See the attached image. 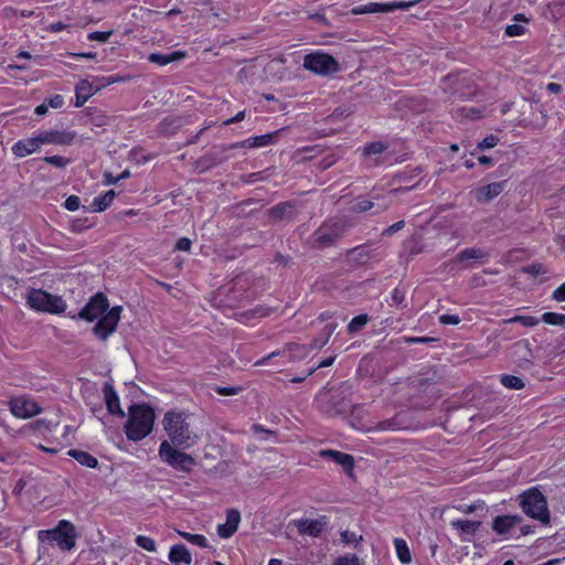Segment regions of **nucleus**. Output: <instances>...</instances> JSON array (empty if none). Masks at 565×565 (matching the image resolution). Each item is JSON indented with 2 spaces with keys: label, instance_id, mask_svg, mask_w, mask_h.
Masks as SVG:
<instances>
[{
  "label": "nucleus",
  "instance_id": "nucleus-34",
  "mask_svg": "<svg viewBox=\"0 0 565 565\" xmlns=\"http://www.w3.org/2000/svg\"><path fill=\"white\" fill-rule=\"evenodd\" d=\"M394 546L398 559L404 564H409L412 562V555L406 541L403 539H395Z\"/></svg>",
  "mask_w": 565,
  "mask_h": 565
},
{
  "label": "nucleus",
  "instance_id": "nucleus-59",
  "mask_svg": "<svg viewBox=\"0 0 565 565\" xmlns=\"http://www.w3.org/2000/svg\"><path fill=\"white\" fill-rule=\"evenodd\" d=\"M244 118H245V111L242 110V111L237 113L236 116H234L233 118L225 120L224 125H231L234 122H238V121H242Z\"/></svg>",
  "mask_w": 565,
  "mask_h": 565
},
{
  "label": "nucleus",
  "instance_id": "nucleus-5",
  "mask_svg": "<svg viewBox=\"0 0 565 565\" xmlns=\"http://www.w3.org/2000/svg\"><path fill=\"white\" fill-rule=\"evenodd\" d=\"M523 512L532 519L550 524V511L544 494L536 488H531L520 495Z\"/></svg>",
  "mask_w": 565,
  "mask_h": 565
},
{
  "label": "nucleus",
  "instance_id": "nucleus-6",
  "mask_svg": "<svg viewBox=\"0 0 565 565\" xmlns=\"http://www.w3.org/2000/svg\"><path fill=\"white\" fill-rule=\"evenodd\" d=\"M76 536L75 526L66 520L60 521L55 529L39 532L41 542L56 543L63 551H71L75 546Z\"/></svg>",
  "mask_w": 565,
  "mask_h": 565
},
{
  "label": "nucleus",
  "instance_id": "nucleus-14",
  "mask_svg": "<svg viewBox=\"0 0 565 565\" xmlns=\"http://www.w3.org/2000/svg\"><path fill=\"white\" fill-rule=\"evenodd\" d=\"M420 173H422V169L419 167H417L411 171H404V172L397 173L394 177V180L398 183H405V185L396 188L392 192L393 193H402V192H406V191L414 189L420 181V178H419Z\"/></svg>",
  "mask_w": 565,
  "mask_h": 565
},
{
  "label": "nucleus",
  "instance_id": "nucleus-27",
  "mask_svg": "<svg viewBox=\"0 0 565 565\" xmlns=\"http://www.w3.org/2000/svg\"><path fill=\"white\" fill-rule=\"evenodd\" d=\"M185 56V53L182 51H174L169 54H161V53H152L149 55L148 60L151 63L158 64L160 66L168 65L170 63L177 62L182 60Z\"/></svg>",
  "mask_w": 565,
  "mask_h": 565
},
{
  "label": "nucleus",
  "instance_id": "nucleus-56",
  "mask_svg": "<svg viewBox=\"0 0 565 565\" xmlns=\"http://www.w3.org/2000/svg\"><path fill=\"white\" fill-rule=\"evenodd\" d=\"M191 246H192V242L191 239L186 238V237H182L180 238L177 244H175V249L178 250H182V252H190L191 249Z\"/></svg>",
  "mask_w": 565,
  "mask_h": 565
},
{
  "label": "nucleus",
  "instance_id": "nucleus-39",
  "mask_svg": "<svg viewBox=\"0 0 565 565\" xmlns=\"http://www.w3.org/2000/svg\"><path fill=\"white\" fill-rule=\"evenodd\" d=\"M375 206V202L366 199H359L352 206L351 211L356 213L366 212Z\"/></svg>",
  "mask_w": 565,
  "mask_h": 565
},
{
  "label": "nucleus",
  "instance_id": "nucleus-19",
  "mask_svg": "<svg viewBox=\"0 0 565 565\" xmlns=\"http://www.w3.org/2000/svg\"><path fill=\"white\" fill-rule=\"evenodd\" d=\"M103 393L108 412L113 415L125 417V412L121 409L119 404V397L110 382L104 383Z\"/></svg>",
  "mask_w": 565,
  "mask_h": 565
},
{
  "label": "nucleus",
  "instance_id": "nucleus-35",
  "mask_svg": "<svg viewBox=\"0 0 565 565\" xmlns=\"http://www.w3.org/2000/svg\"><path fill=\"white\" fill-rule=\"evenodd\" d=\"M539 322L540 319L532 316H514L510 319L503 320V323H520L527 328L535 327Z\"/></svg>",
  "mask_w": 565,
  "mask_h": 565
},
{
  "label": "nucleus",
  "instance_id": "nucleus-55",
  "mask_svg": "<svg viewBox=\"0 0 565 565\" xmlns=\"http://www.w3.org/2000/svg\"><path fill=\"white\" fill-rule=\"evenodd\" d=\"M413 0L411 1H393L388 2L387 6L390 7V12L397 10V9H407L412 4H414Z\"/></svg>",
  "mask_w": 565,
  "mask_h": 565
},
{
  "label": "nucleus",
  "instance_id": "nucleus-7",
  "mask_svg": "<svg viewBox=\"0 0 565 565\" xmlns=\"http://www.w3.org/2000/svg\"><path fill=\"white\" fill-rule=\"evenodd\" d=\"M26 303L36 311L61 313L66 303L61 296L49 294L42 289H31L26 296Z\"/></svg>",
  "mask_w": 565,
  "mask_h": 565
},
{
  "label": "nucleus",
  "instance_id": "nucleus-20",
  "mask_svg": "<svg viewBox=\"0 0 565 565\" xmlns=\"http://www.w3.org/2000/svg\"><path fill=\"white\" fill-rule=\"evenodd\" d=\"M450 525L459 531L461 541L471 542V539L480 527L481 522L459 519L451 521Z\"/></svg>",
  "mask_w": 565,
  "mask_h": 565
},
{
  "label": "nucleus",
  "instance_id": "nucleus-32",
  "mask_svg": "<svg viewBox=\"0 0 565 565\" xmlns=\"http://www.w3.org/2000/svg\"><path fill=\"white\" fill-rule=\"evenodd\" d=\"M405 427V423L396 415L390 419L379 422L370 430H399Z\"/></svg>",
  "mask_w": 565,
  "mask_h": 565
},
{
  "label": "nucleus",
  "instance_id": "nucleus-23",
  "mask_svg": "<svg viewBox=\"0 0 565 565\" xmlns=\"http://www.w3.org/2000/svg\"><path fill=\"white\" fill-rule=\"evenodd\" d=\"M371 256V250L365 245H361L349 249L345 254V260L351 267H355L367 263Z\"/></svg>",
  "mask_w": 565,
  "mask_h": 565
},
{
  "label": "nucleus",
  "instance_id": "nucleus-58",
  "mask_svg": "<svg viewBox=\"0 0 565 565\" xmlns=\"http://www.w3.org/2000/svg\"><path fill=\"white\" fill-rule=\"evenodd\" d=\"M546 89L551 94H559L562 92L563 87L561 84H557V83H548L546 85Z\"/></svg>",
  "mask_w": 565,
  "mask_h": 565
},
{
  "label": "nucleus",
  "instance_id": "nucleus-26",
  "mask_svg": "<svg viewBox=\"0 0 565 565\" xmlns=\"http://www.w3.org/2000/svg\"><path fill=\"white\" fill-rule=\"evenodd\" d=\"M169 561L173 564L184 563L189 565L192 562V557L185 545L177 544L169 552Z\"/></svg>",
  "mask_w": 565,
  "mask_h": 565
},
{
  "label": "nucleus",
  "instance_id": "nucleus-31",
  "mask_svg": "<svg viewBox=\"0 0 565 565\" xmlns=\"http://www.w3.org/2000/svg\"><path fill=\"white\" fill-rule=\"evenodd\" d=\"M352 14H365V13H377V12H390L387 3L370 2L365 6L355 7L351 10Z\"/></svg>",
  "mask_w": 565,
  "mask_h": 565
},
{
  "label": "nucleus",
  "instance_id": "nucleus-64",
  "mask_svg": "<svg viewBox=\"0 0 565 565\" xmlns=\"http://www.w3.org/2000/svg\"><path fill=\"white\" fill-rule=\"evenodd\" d=\"M334 356H330V358H327L324 359L323 361H321L318 365V367H328V366H331L334 362Z\"/></svg>",
  "mask_w": 565,
  "mask_h": 565
},
{
  "label": "nucleus",
  "instance_id": "nucleus-3",
  "mask_svg": "<svg viewBox=\"0 0 565 565\" xmlns=\"http://www.w3.org/2000/svg\"><path fill=\"white\" fill-rule=\"evenodd\" d=\"M154 412L146 404H134L129 407V418L125 424V433L129 440L138 441L147 437L154 423Z\"/></svg>",
  "mask_w": 565,
  "mask_h": 565
},
{
  "label": "nucleus",
  "instance_id": "nucleus-48",
  "mask_svg": "<svg viewBox=\"0 0 565 565\" xmlns=\"http://www.w3.org/2000/svg\"><path fill=\"white\" fill-rule=\"evenodd\" d=\"M110 35H111V31H108V32L95 31V32H92L88 34V39L90 41L107 42L108 39L110 38Z\"/></svg>",
  "mask_w": 565,
  "mask_h": 565
},
{
  "label": "nucleus",
  "instance_id": "nucleus-37",
  "mask_svg": "<svg viewBox=\"0 0 565 565\" xmlns=\"http://www.w3.org/2000/svg\"><path fill=\"white\" fill-rule=\"evenodd\" d=\"M541 320L551 326L565 327V315L557 312H545Z\"/></svg>",
  "mask_w": 565,
  "mask_h": 565
},
{
  "label": "nucleus",
  "instance_id": "nucleus-30",
  "mask_svg": "<svg viewBox=\"0 0 565 565\" xmlns=\"http://www.w3.org/2000/svg\"><path fill=\"white\" fill-rule=\"evenodd\" d=\"M115 195H116L115 191L109 190V191L105 192L103 195L95 198L90 204V210L93 212L105 211L113 202Z\"/></svg>",
  "mask_w": 565,
  "mask_h": 565
},
{
  "label": "nucleus",
  "instance_id": "nucleus-41",
  "mask_svg": "<svg viewBox=\"0 0 565 565\" xmlns=\"http://www.w3.org/2000/svg\"><path fill=\"white\" fill-rule=\"evenodd\" d=\"M136 544L148 552L156 551V542L149 536L138 535L136 537Z\"/></svg>",
  "mask_w": 565,
  "mask_h": 565
},
{
  "label": "nucleus",
  "instance_id": "nucleus-8",
  "mask_svg": "<svg viewBox=\"0 0 565 565\" xmlns=\"http://www.w3.org/2000/svg\"><path fill=\"white\" fill-rule=\"evenodd\" d=\"M178 448L179 447H174L168 440H163L159 447V456L162 461L173 469L182 472H189L196 465V461L191 455L183 452Z\"/></svg>",
  "mask_w": 565,
  "mask_h": 565
},
{
  "label": "nucleus",
  "instance_id": "nucleus-24",
  "mask_svg": "<svg viewBox=\"0 0 565 565\" xmlns=\"http://www.w3.org/2000/svg\"><path fill=\"white\" fill-rule=\"evenodd\" d=\"M320 456L329 458L335 463L340 465L345 471H350L354 467V459L351 455L341 452L339 450H321Z\"/></svg>",
  "mask_w": 565,
  "mask_h": 565
},
{
  "label": "nucleus",
  "instance_id": "nucleus-60",
  "mask_svg": "<svg viewBox=\"0 0 565 565\" xmlns=\"http://www.w3.org/2000/svg\"><path fill=\"white\" fill-rule=\"evenodd\" d=\"M390 204H391V202H384V201L375 203V206H374V207H376L375 213L377 214V213L386 211L388 209Z\"/></svg>",
  "mask_w": 565,
  "mask_h": 565
},
{
  "label": "nucleus",
  "instance_id": "nucleus-21",
  "mask_svg": "<svg viewBox=\"0 0 565 565\" xmlns=\"http://www.w3.org/2000/svg\"><path fill=\"white\" fill-rule=\"evenodd\" d=\"M507 181L493 182L476 190V200L480 203L489 202L497 198L505 188Z\"/></svg>",
  "mask_w": 565,
  "mask_h": 565
},
{
  "label": "nucleus",
  "instance_id": "nucleus-22",
  "mask_svg": "<svg viewBox=\"0 0 565 565\" xmlns=\"http://www.w3.org/2000/svg\"><path fill=\"white\" fill-rule=\"evenodd\" d=\"M98 90L99 86H94L87 79H82L75 87V106H83Z\"/></svg>",
  "mask_w": 565,
  "mask_h": 565
},
{
  "label": "nucleus",
  "instance_id": "nucleus-42",
  "mask_svg": "<svg viewBox=\"0 0 565 565\" xmlns=\"http://www.w3.org/2000/svg\"><path fill=\"white\" fill-rule=\"evenodd\" d=\"M387 149V146L383 142H371L364 149L365 154H379L384 152Z\"/></svg>",
  "mask_w": 565,
  "mask_h": 565
},
{
  "label": "nucleus",
  "instance_id": "nucleus-46",
  "mask_svg": "<svg viewBox=\"0 0 565 565\" xmlns=\"http://www.w3.org/2000/svg\"><path fill=\"white\" fill-rule=\"evenodd\" d=\"M525 28L521 24L514 23L505 28V34L510 38L520 36L525 33Z\"/></svg>",
  "mask_w": 565,
  "mask_h": 565
},
{
  "label": "nucleus",
  "instance_id": "nucleus-25",
  "mask_svg": "<svg viewBox=\"0 0 565 565\" xmlns=\"http://www.w3.org/2000/svg\"><path fill=\"white\" fill-rule=\"evenodd\" d=\"M279 132H280V130H276L270 134L249 138V139L244 140L243 142L234 145L232 148H237V147L259 148V147L268 146V145H271L275 142Z\"/></svg>",
  "mask_w": 565,
  "mask_h": 565
},
{
  "label": "nucleus",
  "instance_id": "nucleus-47",
  "mask_svg": "<svg viewBox=\"0 0 565 565\" xmlns=\"http://www.w3.org/2000/svg\"><path fill=\"white\" fill-rule=\"evenodd\" d=\"M242 391L241 387H227V386H216L215 392L222 396L236 395Z\"/></svg>",
  "mask_w": 565,
  "mask_h": 565
},
{
  "label": "nucleus",
  "instance_id": "nucleus-51",
  "mask_svg": "<svg viewBox=\"0 0 565 565\" xmlns=\"http://www.w3.org/2000/svg\"><path fill=\"white\" fill-rule=\"evenodd\" d=\"M405 226V222L404 221H398L396 223H394L393 225L388 226L387 228H385L383 232H382V235L383 236H392L394 233L401 231L402 228H404Z\"/></svg>",
  "mask_w": 565,
  "mask_h": 565
},
{
  "label": "nucleus",
  "instance_id": "nucleus-28",
  "mask_svg": "<svg viewBox=\"0 0 565 565\" xmlns=\"http://www.w3.org/2000/svg\"><path fill=\"white\" fill-rule=\"evenodd\" d=\"M489 253L481 248H466L457 254L458 262H478L487 258Z\"/></svg>",
  "mask_w": 565,
  "mask_h": 565
},
{
  "label": "nucleus",
  "instance_id": "nucleus-11",
  "mask_svg": "<svg viewBox=\"0 0 565 565\" xmlns=\"http://www.w3.org/2000/svg\"><path fill=\"white\" fill-rule=\"evenodd\" d=\"M292 524L297 527L299 534L318 537L327 526V516L322 515L319 519H299L294 520Z\"/></svg>",
  "mask_w": 565,
  "mask_h": 565
},
{
  "label": "nucleus",
  "instance_id": "nucleus-4",
  "mask_svg": "<svg viewBox=\"0 0 565 565\" xmlns=\"http://www.w3.org/2000/svg\"><path fill=\"white\" fill-rule=\"evenodd\" d=\"M349 228L343 217H332L324 221L312 234L311 245L313 248L323 249L335 244Z\"/></svg>",
  "mask_w": 565,
  "mask_h": 565
},
{
  "label": "nucleus",
  "instance_id": "nucleus-40",
  "mask_svg": "<svg viewBox=\"0 0 565 565\" xmlns=\"http://www.w3.org/2000/svg\"><path fill=\"white\" fill-rule=\"evenodd\" d=\"M180 534H181V536L183 539H185L188 542H190L192 544H195V545L201 546V547H206L207 546V540L205 539L204 535L191 534V533H185V532H182Z\"/></svg>",
  "mask_w": 565,
  "mask_h": 565
},
{
  "label": "nucleus",
  "instance_id": "nucleus-57",
  "mask_svg": "<svg viewBox=\"0 0 565 565\" xmlns=\"http://www.w3.org/2000/svg\"><path fill=\"white\" fill-rule=\"evenodd\" d=\"M553 299L559 302L565 301V282L553 291Z\"/></svg>",
  "mask_w": 565,
  "mask_h": 565
},
{
  "label": "nucleus",
  "instance_id": "nucleus-54",
  "mask_svg": "<svg viewBox=\"0 0 565 565\" xmlns=\"http://www.w3.org/2000/svg\"><path fill=\"white\" fill-rule=\"evenodd\" d=\"M405 300V291L401 288H395L392 292V301L396 306L403 305Z\"/></svg>",
  "mask_w": 565,
  "mask_h": 565
},
{
  "label": "nucleus",
  "instance_id": "nucleus-16",
  "mask_svg": "<svg viewBox=\"0 0 565 565\" xmlns=\"http://www.w3.org/2000/svg\"><path fill=\"white\" fill-rule=\"evenodd\" d=\"M267 215L273 222L284 220H294L296 216L295 204L290 201L281 202L267 211Z\"/></svg>",
  "mask_w": 565,
  "mask_h": 565
},
{
  "label": "nucleus",
  "instance_id": "nucleus-43",
  "mask_svg": "<svg viewBox=\"0 0 565 565\" xmlns=\"http://www.w3.org/2000/svg\"><path fill=\"white\" fill-rule=\"evenodd\" d=\"M333 565H360V559L356 555H344L335 559Z\"/></svg>",
  "mask_w": 565,
  "mask_h": 565
},
{
  "label": "nucleus",
  "instance_id": "nucleus-13",
  "mask_svg": "<svg viewBox=\"0 0 565 565\" xmlns=\"http://www.w3.org/2000/svg\"><path fill=\"white\" fill-rule=\"evenodd\" d=\"M40 142L43 145H71L75 139V132L73 131H60V130H47L39 134Z\"/></svg>",
  "mask_w": 565,
  "mask_h": 565
},
{
  "label": "nucleus",
  "instance_id": "nucleus-9",
  "mask_svg": "<svg viewBox=\"0 0 565 565\" xmlns=\"http://www.w3.org/2000/svg\"><path fill=\"white\" fill-rule=\"evenodd\" d=\"M303 67L313 74L329 76L340 70L338 61L330 54L316 51L306 54L303 57Z\"/></svg>",
  "mask_w": 565,
  "mask_h": 565
},
{
  "label": "nucleus",
  "instance_id": "nucleus-29",
  "mask_svg": "<svg viewBox=\"0 0 565 565\" xmlns=\"http://www.w3.org/2000/svg\"><path fill=\"white\" fill-rule=\"evenodd\" d=\"M68 455L82 466H86L88 468H96L98 465L97 458L86 451L71 449L68 451Z\"/></svg>",
  "mask_w": 565,
  "mask_h": 565
},
{
  "label": "nucleus",
  "instance_id": "nucleus-45",
  "mask_svg": "<svg viewBox=\"0 0 565 565\" xmlns=\"http://www.w3.org/2000/svg\"><path fill=\"white\" fill-rule=\"evenodd\" d=\"M499 141V138L494 135H489L486 138H483L479 143L478 148L481 150L490 149L497 146Z\"/></svg>",
  "mask_w": 565,
  "mask_h": 565
},
{
  "label": "nucleus",
  "instance_id": "nucleus-33",
  "mask_svg": "<svg viewBox=\"0 0 565 565\" xmlns=\"http://www.w3.org/2000/svg\"><path fill=\"white\" fill-rule=\"evenodd\" d=\"M335 328H337L335 323H328L323 328L321 335L312 340V342L310 343V349L313 350V349L323 348L328 343V341H329L330 337L332 335V333L334 332Z\"/></svg>",
  "mask_w": 565,
  "mask_h": 565
},
{
  "label": "nucleus",
  "instance_id": "nucleus-50",
  "mask_svg": "<svg viewBox=\"0 0 565 565\" xmlns=\"http://www.w3.org/2000/svg\"><path fill=\"white\" fill-rule=\"evenodd\" d=\"M461 319L457 315H443L439 317V322L441 324H458L460 323Z\"/></svg>",
  "mask_w": 565,
  "mask_h": 565
},
{
  "label": "nucleus",
  "instance_id": "nucleus-52",
  "mask_svg": "<svg viewBox=\"0 0 565 565\" xmlns=\"http://www.w3.org/2000/svg\"><path fill=\"white\" fill-rule=\"evenodd\" d=\"M45 103L47 104V106L52 108H61L64 105V98L61 95L56 94L45 99Z\"/></svg>",
  "mask_w": 565,
  "mask_h": 565
},
{
  "label": "nucleus",
  "instance_id": "nucleus-1",
  "mask_svg": "<svg viewBox=\"0 0 565 565\" xmlns=\"http://www.w3.org/2000/svg\"><path fill=\"white\" fill-rule=\"evenodd\" d=\"M108 307L107 297L103 292H97L77 315L79 319L89 322L99 318L98 322L93 327V333L103 341L107 340L115 332L122 311L121 306H115L109 310Z\"/></svg>",
  "mask_w": 565,
  "mask_h": 565
},
{
  "label": "nucleus",
  "instance_id": "nucleus-15",
  "mask_svg": "<svg viewBox=\"0 0 565 565\" xmlns=\"http://www.w3.org/2000/svg\"><path fill=\"white\" fill-rule=\"evenodd\" d=\"M522 518L519 515H499L492 522V530L498 535H508L514 530L516 525H520Z\"/></svg>",
  "mask_w": 565,
  "mask_h": 565
},
{
  "label": "nucleus",
  "instance_id": "nucleus-61",
  "mask_svg": "<svg viewBox=\"0 0 565 565\" xmlns=\"http://www.w3.org/2000/svg\"><path fill=\"white\" fill-rule=\"evenodd\" d=\"M47 109H49V106L47 104L44 102L42 103L41 105L36 106L35 108V114L42 116V115H45L47 113Z\"/></svg>",
  "mask_w": 565,
  "mask_h": 565
},
{
  "label": "nucleus",
  "instance_id": "nucleus-44",
  "mask_svg": "<svg viewBox=\"0 0 565 565\" xmlns=\"http://www.w3.org/2000/svg\"><path fill=\"white\" fill-rule=\"evenodd\" d=\"M43 161H45L49 164H52L56 168H64L68 163V159L63 158L61 156H51V157H44Z\"/></svg>",
  "mask_w": 565,
  "mask_h": 565
},
{
  "label": "nucleus",
  "instance_id": "nucleus-63",
  "mask_svg": "<svg viewBox=\"0 0 565 565\" xmlns=\"http://www.w3.org/2000/svg\"><path fill=\"white\" fill-rule=\"evenodd\" d=\"M542 266L541 265H531L526 268V271L533 275H537L541 273Z\"/></svg>",
  "mask_w": 565,
  "mask_h": 565
},
{
  "label": "nucleus",
  "instance_id": "nucleus-62",
  "mask_svg": "<svg viewBox=\"0 0 565 565\" xmlns=\"http://www.w3.org/2000/svg\"><path fill=\"white\" fill-rule=\"evenodd\" d=\"M104 178H105V183L107 185L115 184L118 182V180H116V177H114L110 172H105Z\"/></svg>",
  "mask_w": 565,
  "mask_h": 565
},
{
  "label": "nucleus",
  "instance_id": "nucleus-12",
  "mask_svg": "<svg viewBox=\"0 0 565 565\" xmlns=\"http://www.w3.org/2000/svg\"><path fill=\"white\" fill-rule=\"evenodd\" d=\"M11 413L19 418H29L41 412L39 405L29 398L17 397L10 403Z\"/></svg>",
  "mask_w": 565,
  "mask_h": 565
},
{
  "label": "nucleus",
  "instance_id": "nucleus-49",
  "mask_svg": "<svg viewBox=\"0 0 565 565\" xmlns=\"http://www.w3.org/2000/svg\"><path fill=\"white\" fill-rule=\"evenodd\" d=\"M81 200L76 195H70L64 203L65 209L68 211H75L79 207Z\"/></svg>",
  "mask_w": 565,
  "mask_h": 565
},
{
  "label": "nucleus",
  "instance_id": "nucleus-10",
  "mask_svg": "<svg viewBox=\"0 0 565 565\" xmlns=\"http://www.w3.org/2000/svg\"><path fill=\"white\" fill-rule=\"evenodd\" d=\"M326 402L322 405V411L328 416L342 415L349 412L351 404L342 396L340 392H333L324 396Z\"/></svg>",
  "mask_w": 565,
  "mask_h": 565
},
{
  "label": "nucleus",
  "instance_id": "nucleus-36",
  "mask_svg": "<svg viewBox=\"0 0 565 565\" xmlns=\"http://www.w3.org/2000/svg\"><path fill=\"white\" fill-rule=\"evenodd\" d=\"M369 320L370 319L366 313H362V315L354 317L348 324V332L355 333V332L362 330L366 326Z\"/></svg>",
  "mask_w": 565,
  "mask_h": 565
},
{
  "label": "nucleus",
  "instance_id": "nucleus-17",
  "mask_svg": "<svg viewBox=\"0 0 565 565\" xmlns=\"http://www.w3.org/2000/svg\"><path fill=\"white\" fill-rule=\"evenodd\" d=\"M42 146L39 135L32 138L22 139L15 142L12 147V153L18 158H24L29 154L36 152Z\"/></svg>",
  "mask_w": 565,
  "mask_h": 565
},
{
  "label": "nucleus",
  "instance_id": "nucleus-2",
  "mask_svg": "<svg viewBox=\"0 0 565 565\" xmlns=\"http://www.w3.org/2000/svg\"><path fill=\"white\" fill-rule=\"evenodd\" d=\"M169 443L180 449H189L198 444L200 437L191 428L190 414L181 411L167 412L162 419Z\"/></svg>",
  "mask_w": 565,
  "mask_h": 565
},
{
  "label": "nucleus",
  "instance_id": "nucleus-18",
  "mask_svg": "<svg viewBox=\"0 0 565 565\" xmlns=\"http://www.w3.org/2000/svg\"><path fill=\"white\" fill-rule=\"evenodd\" d=\"M241 522V513L236 509H231L226 513V522L217 526V534L222 539L231 537L238 527Z\"/></svg>",
  "mask_w": 565,
  "mask_h": 565
},
{
  "label": "nucleus",
  "instance_id": "nucleus-53",
  "mask_svg": "<svg viewBox=\"0 0 565 565\" xmlns=\"http://www.w3.org/2000/svg\"><path fill=\"white\" fill-rule=\"evenodd\" d=\"M341 539L344 543H356L362 540V536H359L354 532H350L348 530L341 532Z\"/></svg>",
  "mask_w": 565,
  "mask_h": 565
},
{
  "label": "nucleus",
  "instance_id": "nucleus-38",
  "mask_svg": "<svg viewBox=\"0 0 565 565\" xmlns=\"http://www.w3.org/2000/svg\"><path fill=\"white\" fill-rule=\"evenodd\" d=\"M500 382L504 387L511 390H521L524 387V382L522 379L514 375H502Z\"/></svg>",
  "mask_w": 565,
  "mask_h": 565
}]
</instances>
